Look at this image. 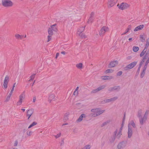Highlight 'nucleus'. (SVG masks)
<instances>
[{"label": "nucleus", "instance_id": "9", "mask_svg": "<svg viewBox=\"0 0 149 149\" xmlns=\"http://www.w3.org/2000/svg\"><path fill=\"white\" fill-rule=\"evenodd\" d=\"M97 110H98V109H92L91 111L93 112V113H91L90 114V116L93 117H96L98 116V115H96L97 114H98V112L96 111H97Z\"/></svg>", "mask_w": 149, "mask_h": 149}, {"label": "nucleus", "instance_id": "45", "mask_svg": "<svg viewBox=\"0 0 149 149\" xmlns=\"http://www.w3.org/2000/svg\"><path fill=\"white\" fill-rule=\"evenodd\" d=\"M32 133L33 132L31 131H27L26 132L27 135L29 136H30L32 134Z\"/></svg>", "mask_w": 149, "mask_h": 149}, {"label": "nucleus", "instance_id": "59", "mask_svg": "<svg viewBox=\"0 0 149 149\" xmlns=\"http://www.w3.org/2000/svg\"><path fill=\"white\" fill-rule=\"evenodd\" d=\"M17 143H18V141L17 140L15 141V143H14V146H17Z\"/></svg>", "mask_w": 149, "mask_h": 149}, {"label": "nucleus", "instance_id": "34", "mask_svg": "<svg viewBox=\"0 0 149 149\" xmlns=\"http://www.w3.org/2000/svg\"><path fill=\"white\" fill-rule=\"evenodd\" d=\"M105 85H102L97 88V90L98 91L101 90H102L105 87Z\"/></svg>", "mask_w": 149, "mask_h": 149}, {"label": "nucleus", "instance_id": "30", "mask_svg": "<svg viewBox=\"0 0 149 149\" xmlns=\"http://www.w3.org/2000/svg\"><path fill=\"white\" fill-rule=\"evenodd\" d=\"M98 109V110H97V111H96L97 112H98V114H97L96 115H99L100 114L103 113L105 111V110H100L99 109Z\"/></svg>", "mask_w": 149, "mask_h": 149}, {"label": "nucleus", "instance_id": "49", "mask_svg": "<svg viewBox=\"0 0 149 149\" xmlns=\"http://www.w3.org/2000/svg\"><path fill=\"white\" fill-rule=\"evenodd\" d=\"M8 83L5 82H3V86L5 88H7V84Z\"/></svg>", "mask_w": 149, "mask_h": 149}, {"label": "nucleus", "instance_id": "22", "mask_svg": "<svg viewBox=\"0 0 149 149\" xmlns=\"http://www.w3.org/2000/svg\"><path fill=\"white\" fill-rule=\"evenodd\" d=\"M15 36L16 39H22L23 37V36L20 35L18 34H15Z\"/></svg>", "mask_w": 149, "mask_h": 149}, {"label": "nucleus", "instance_id": "21", "mask_svg": "<svg viewBox=\"0 0 149 149\" xmlns=\"http://www.w3.org/2000/svg\"><path fill=\"white\" fill-rule=\"evenodd\" d=\"M52 29L54 31H57V28L56 24H54L51 26Z\"/></svg>", "mask_w": 149, "mask_h": 149}, {"label": "nucleus", "instance_id": "57", "mask_svg": "<svg viewBox=\"0 0 149 149\" xmlns=\"http://www.w3.org/2000/svg\"><path fill=\"white\" fill-rule=\"evenodd\" d=\"M125 113L124 114V117H123V121L122 122V125L123 124H124V122L125 121Z\"/></svg>", "mask_w": 149, "mask_h": 149}, {"label": "nucleus", "instance_id": "19", "mask_svg": "<svg viewBox=\"0 0 149 149\" xmlns=\"http://www.w3.org/2000/svg\"><path fill=\"white\" fill-rule=\"evenodd\" d=\"M54 94H51V95H49V102H51V101L53 100L54 99V101L55 100H54Z\"/></svg>", "mask_w": 149, "mask_h": 149}, {"label": "nucleus", "instance_id": "38", "mask_svg": "<svg viewBox=\"0 0 149 149\" xmlns=\"http://www.w3.org/2000/svg\"><path fill=\"white\" fill-rule=\"evenodd\" d=\"M91 146L90 145H87L85 146L81 149H89L90 148Z\"/></svg>", "mask_w": 149, "mask_h": 149}, {"label": "nucleus", "instance_id": "43", "mask_svg": "<svg viewBox=\"0 0 149 149\" xmlns=\"http://www.w3.org/2000/svg\"><path fill=\"white\" fill-rule=\"evenodd\" d=\"M145 71H144V70H142V72H141V78H143V77L144 76V75L145 74Z\"/></svg>", "mask_w": 149, "mask_h": 149}, {"label": "nucleus", "instance_id": "48", "mask_svg": "<svg viewBox=\"0 0 149 149\" xmlns=\"http://www.w3.org/2000/svg\"><path fill=\"white\" fill-rule=\"evenodd\" d=\"M149 56V54L146 53V54L145 55V56L143 57V59L144 60H145V59H147L148 58Z\"/></svg>", "mask_w": 149, "mask_h": 149}, {"label": "nucleus", "instance_id": "33", "mask_svg": "<svg viewBox=\"0 0 149 149\" xmlns=\"http://www.w3.org/2000/svg\"><path fill=\"white\" fill-rule=\"evenodd\" d=\"M37 123L34 122H33L28 127V128H30L33 127V126L36 125L37 124Z\"/></svg>", "mask_w": 149, "mask_h": 149}, {"label": "nucleus", "instance_id": "41", "mask_svg": "<svg viewBox=\"0 0 149 149\" xmlns=\"http://www.w3.org/2000/svg\"><path fill=\"white\" fill-rule=\"evenodd\" d=\"M48 32L49 35L52 36L53 35V32L52 29L51 28H49L48 29Z\"/></svg>", "mask_w": 149, "mask_h": 149}, {"label": "nucleus", "instance_id": "52", "mask_svg": "<svg viewBox=\"0 0 149 149\" xmlns=\"http://www.w3.org/2000/svg\"><path fill=\"white\" fill-rule=\"evenodd\" d=\"M123 72L122 71H120L118 72L117 74V76H120L122 74Z\"/></svg>", "mask_w": 149, "mask_h": 149}, {"label": "nucleus", "instance_id": "15", "mask_svg": "<svg viewBox=\"0 0 149 149\" xmlns=\"http://www.w3.org/2000/svg\"><path fill=\"white\" fill-rule=\"evenodd\" d=\"M144 26L143 25H140L138 26L135 29L134 31H136L138 30H141L143 28Z\"/></svg>", "mask_w": 149, "mask_h": 149}, {"label": "nucleus", "instance_id": "8", "mask_svg": "<svg viewBox=\"0 0 149 149\" xmlns=\"http://www.w3.org/2000/svg\"><path fill=\"white\" fill-rule=\"evenodd\" d=\"M120 89V87L119 86H117L109 88L108 89V91L109 92H111L115 90L118 91Z\"/></svg>", "mask_w": 149, "mask_h": 149}, {"label": "nucleus", "instance_id": "55", "mask_svg": "<svg viewBox=\"0 0 149 149\" xmlns=\"http://www.w3.org/2000/svg\"><path fill=\"white\" fill-rule=\"evenodd\" d=\"M145 61L143 59V60L141 62L140 64V66H141L142 64Z\"/></svg>", "mask_w": 149, "mask_h": 149}, {"label": "nucleus", "instance_id": "20", "mask_svg": "<svg viewBox=\"0 0 149 149\" xmlns=\"http://www.w3.org/2000/svg\"><path fill=\"white\" fill-rule=\"evenodd\" d=\"M112 78L113 77L111 76L109 77L107 76H104L102 77V79L104 80L111 79H112Z\"/></svg>", "mask_w": 149, "mask_h": 149}, {"label": "nucleus", "instance_id": "63", "mask_svg": "<svg viewBox=\"0 0 149 149\" xmlns=\"http://www.w3.org/2000/svg\"><path fill=\"white\" fill-rule=\"evenodd\" d=\"M59 53H57L56 54V58H57V57L59 56Z\"/></svg>", "mask_w": 149, "mask_h": 149}, {"label": "nucleus", "instance_id": "37", "mask_svg": "<svg viewBox=\"0 0 149 149\" xmlns=\"http://www.w3.org/2000/svg\"><path fill=\"white\" fill-rule=\"evenodd\" d=\"M148 111L147 110L146 112L145 113L144 115V116L143 117L144 118H146V119H147V117L148 116Z\"/></svg>", "mask_w": 149, "mask_h": 149}, {"label": "nucleus", "instance_id": "26", "mask_svg": "<svg viewBox=\"0 0 149 149\" xmlns=\"http://www.w3.org/2000/svg\"><path fill=\"white\" fill-rule=\"evenodd\" d=\"M131 29V25H130L128 26V28L126 29V30L125 31V32L124 33H123L122 34V35H124L126 33H127L129 30H130Z\"/></svg>", "mask_w": 149, "mask_h": 149}, {"label": "nucleus", "instance_id": "60", "mask_svg": "<svg viewBox=\"0 0 149 149\" xmlns=\"http://www.w3.org/2000/svg\"><path fill=\"white\" fill-rule=\"evenodd\" d=\"M14 89H13V88H12V89L9 94H10V95H11L13 93V91H14Z\"/></svg>", "mask_w": 149, "mask_h": 149}, {"label": "nucleus", "instance_id": "51", "mask_svg": "<svg viewBox=\"0 0 149 149\" xmlns=\"http://www.w3.org/2000/svg\"><path fill=\"white\" fill-rule=\"evenodd\" d=\"M98 92V91L97 88L96 89L94 90H93L92 91H91V93H97Z\"/></svg>", "mask_w": 149, "mask_h": 149}, {"label": "nucleus", "instance_id": "47", "mask_svg": "<svg viewBox=\"0 0 149 149\" xmlns=\"http://www.w3.org/2000/svg\"><path fill=\"white\" fill-rule=\"evenodd\" d=\"M82 38H87L86 36H85L84 33H81L80 35H79Z\"/></svg>", "mask_w": 149, "mask_h": 149}, {"label": "nucleus", "instance_id": "6", "mask_svg": "<svg viewBox=\"0 0 149 149\" xmlns=\"http://www.w3.org/2000/svg\"><path fill=\"white\" fill-rule=\"evenodd\" d=\"M126 143L124 141H122L119 143L117 146V148L118 149H123L126 146Z\"/></svg>", "mask_w": 149, "mask_h": 149}, {"label": "nucleus", "instance_id": "44", "mask_svg": "<svg viewBox=\"0 0 149 149\" xmlns=\"http://www.w3.org/2000/svg\"><path fill=\"white\" fill-rule=\"evenodd\" d=\"M11 95L9 94V95L7 96V97H6V99L5 101L6 102H7L8 101H9V100L10 99V97Z\"/></svg>", "mask_w": 149, "mask_h": 149}, {"label": "nucleus", "instance_id": "12", "mask_svg": "<svg viewBox=\"0 0 149 149\" xmlns=\"http://www.w3.org/2000/svg\"><path fill=\"white\" fill-rule=\"evenodd\" d=\"M118 132V130L116 129L115 131L114 132V135H113V136H112L111 137V138L109 139V141L111 143L113 142L115 140V139L116 138V134Z\"/></svg>", "mask_w": 149, "mask_h": 149}, {"label": "nucleus", "instance_id": "3", "mask_svg": "<svg viewBox=\"0 0 149 149\" xmlns=\"http://www.w3.org/2000/svg\"><path fill=\"white\" fill-rule=\"evenodd\" d=\"M109 29L108 27L104 26H103L101 29L99 34L100 36H103L105 32L109 31Z\"/></svg>", "mask_w": 149, "mask_h": 149}, {"label": "nucleus", "instance_id": "16", "mask_svg": "<svg viewBox=\"0 0 149 149\" xmlns=\"http://www.w3.org/2000/svg\"><path fill=\"white\" fill-rule=\"evenodd\" d=\"M85 27V26H84V27H81L79 28L77 31V34L79 35H80L81 33L84 30V28Z\"/></svg>", "mask_w": 149, "mask_h": 149}, {"label": "nucleus", "instance_id": "31", "mask_svg": "<svg viewBox=\"0 0 149 149\" xmlns=\"http://www.w3.org/2000/svg\"><path fill=\"white\" fill-rule=\"evenodd\" d=\"M146 48H145V49L143 50V51L141 52L140 54V56L141 57H142L143 56L144 54L145 53L146 50Z\"/></svg>", "mask_w": 149, "mask_h": 149}, {"label": "nucleus", "instance_id": "2", "mask_svg": "<svg viewBox=\"0 0 149 149\" xmlns=\"http://www.w3.org/2000/svg\"><path fill=\"white\" fill-rule=\"evenodd\" d=\"M25 97V95L24 93L23 92L19 96V100L17 102V105L19 106L21 105L22 102L23 101Z\"/></svg>", "mask_w": 149, "mask_h": 149}, {"label": "nucleus", "instance_id": "28", "mask_svg": "<svg viewBox=\"0 0 149 149\" xmlns=\"http://www.w3.org/2000/svg\"><path fill=\"white\" fill-rule=\"evenodd\" d=\"M140 36L141 41L143 42H144L146 38V36L144 35H140Z\"/></svg>", "mask_w": 149, "mask_h": 149}, {"label": "nucleus", "instance_id": "13", "mask_svg": "<svg viewBox=\"0 0 149 149\" xmlns=\"http://www.w3.org/2000/svg\"><path fill=\"white\" fill-rule=\"evenodd\" d=\"M118 64L117 61H116L111 62L109 65V68H112L114 67Z\"/></svg>", "mask_w": 149, "mask_h": 149}, {"label": "nucleus", "instance_id": "18", "mask_svg": "<svg viewBox=\"0 0 149 149\" xmlns=\"http://www.w3.org/2000/svg\"><path fill=\"white\" fill-rule=\"evenodd\" d=\"M33 112V109H29L27 112V115H31Z\"/></svg>", "mask_w": 149, "mask_h": 149}, {"label": "nucleus", "instance_id": "58", "mask_svg": "<svg viewBox=\"0 0 149 149\" xmlns=\"http://www.w3.org/2000/svg\"><path fill=\"white\" fill-rule=\"evenodd\" d=\"M78 92L77 91V92L76 91H75L73 93L74 95L77 96L78 95Z\"/></svg>", "mask_w": 149, "mask_h": 149}, {"label": "nucleus", "instance_id": "10", "mask_svg": "<svg viewBox=\"0 0 149 149\" xmlns=\"http://www.w3.org/2000/svg\"><path fill=\"white\" fill-rule=\"evenodd\" d=\"M118 98V97L117 96H116L110 99L105 100H104V101L105 103L109 102H113L117 100Z\"/></svg>", "mask_w": 149, "mask_h": 149}, {"label": "nucleus", "instance_id": "4", "mask_svg": "<svg viewBox=\"0 0 149 149\" xmlns=\"http://www.w3.org/2000/svg\"><path fill=\"white\" fill-rule=\"evenodd\" d=\"M118 0H109L108 2V7L109 8L114 6Z\"/></svg>", "mask_w": 149, "mask_h": 149}, {"label": "nucleus", "instance_id": "40", "mask_svg": "<svg viewBox=\"0 0 149 149\" xmlns=\"http://www.w3.org/2000/svg\"><path fill=\"white\" fill-rule=\"evenodd\" d=\"M35 75L36 74H34L32 75L30 77V79L29 80V81H30L31 80L33 79L35 77Z\"/></svg>", "mask_w": 149, "mask_h": 149}, {"label": "nucleus", "instance_id": "7", "mask_svg": "<svg viewBox=\"0 0 149 149\" xmlns=\"http://www.w3.org/2000/svg\"><path fill=\"white\" fill-rule=\"evenodd\" d=\"M2 4L5 6H11L12 5V2L8 0H2Z\"/></svg>", "mask_w": 149, "mask_h": 149}, {"label": "nucleus", "instance_id": "25", "mask_svg": "<svg viewBox=\"0 0 149 149\" xmlns=\"http://www.w3.org/2000/svg\"><path fill=\"white\" fill-rule=\"evenodd\" d=\"M83 64L81 63H79L78 64H77L76 65V66L79 69H81L82 68Z\"/></svg>", "mask_w": 149, "mask_h": 149}, {"label": "nucleus", "instance_id": "11", "mask_svg": "<svg viewBox=\"0 0 149 149\" xmlns=\"http://www.w3.org/2000/svg\"><path fill=\"white\" fill-rule=\"evenodd\" d=\"M130 124H128V134L129 138H131L132 134V130L131 127H130Z\"/></svg>", "mask_w": 149, "mask_h": 149}, {"label": "nucleus", "instance_id": "61", "mask_svg": "<svg viewBox=\"0 0 149 149\" xmlns=\"http://www.w3.org/2000/svg\"><path fill=\"white\" fill-rule=\"evenodd\" d=\"M94 15V13L93 12H92L90 15V17H92L93 18V17Z\"/></svg>", "mask_w": 149, "mask_h": 149}, {"label": "nucleus", "instance_id": "1", "mask_svg": "<svg viewBox=\"0 0 149 149\" xmlns=\"http://www.w3.org/2000/svg\"><path fill=\"white\" fill-rule=\"evenodd\" d=\"M117 6L120 9H125L129 8L130 5L126 3L123 2L120 6L118 4Z\"/></svg>", "mask_w": 149, "mask_h": 149}, {"label": "nucleus", "instance_id": "14", "mask_svg": "<svg viewBox=\"0 0 149 149\" xmlns=\"http://www.w3.org/2000/svg\"><path fill=\"white\" fill-rule=\"evenodd\" d=\"M139 118V120L140 124L141 125H143V124L144 123H145L146 121V120L147 119L146 118Z\"/></svg>", "mask_w": 149, "mask_h": 149}, {"label": "nucleus", "instance_id": "39", "mask_svg": "<svg viewBox=\"0 0 149 149\" xmlns=\"http://www.w3.org/2000/svg\"><path fill=\"white\" fill-rule=\"evenodd\" d=\"M139 49V48L138 47L134 46L133 47V49L134 52H137Z\"/></svg>", "mask_w": 149, "mask_h": 149}, {"label": "nucleus", "instance_id": "46", "mask_svg": "<svg viewBox=\"0 0 149 149\" xmlns=\"http://www.w3.org/2000/svg\"><path fill=\"white\" fill-rule=\"evenodd\" d=\"M113 70L112 69H108L106 70L107 73H109L110 72H113Z\"/></svg>", "mask_w": 149, "mask_h": 149}, {"label": "nucleus", "instance_id": "27", "mask_svg": "<svg viewBox=\"0 0 149 149\" xmlns=\"http://www.w3.org/2000/svg\"><path fill=\"white\" fill-rule=\"evenodd\" d=\"M69 114L68 113H66L65 114L64 118V121H66L68 120V116Z\"/></svg>", "mask_w": 149, "mask_h": 149}, {"label": "nucleus", "instance_id": "17", "mask_svg": "<svg viewBox=\"0 0 149 149\" xmlns=\"http://www.w3.org/2000/svg\"><path fill=\"white\" fill-rule=\"evenodd\" d=\"M85 116L86 115L85 114H82L77 119V121L79 122L81 121L83 119V118L85 117Z\"/></svg>", "mask_w": 149, "mask_h": 149}, {"label": "nucleus", "instance_id": "50", "mask_svg": "<svg viewBox=\"0 0 149 149\" xmlns=\"http://www.w3.org/2000/svg\"><path fill=\"white\" fill-rule=\"evenodd\" d=\"M61 135V134L60 132H59V133L57 134V135L55 136V137L57 139L60 137Z\"/></svg>", "mask_w": 149, "mask_h": 149}, {"label": "nucleus", "instance_id": "23", "mask_svg": "<svg viewBox=\"0 0 149 149\" xmlns=\"http://www.w3.org/2000/svg\"><path fill=\"white\" fill-rule=\"evenodd\" d=\"M109 123V120H107V121L103 123L101 125V127H103L104 126L107 125Z\"/></svg>", "mask_w": 149, "mask_h": 149}, {"label": "nucleus", "instance_id": "53", "mask_svg": "<svg viewBox=\"0 0 149 149\" xmlns=\"http://www.w3.org/2000/svg\"><path fill=\"white\" fill-rule=\"evenodd\" d=\"M147 65L146 64H145V65H144L143 68V70L146 71V68H147Z\"/></svg>", "mask_w": 149, "mask_h": 149}, {"label": "nucleus", "instance_id": "42", "mask_svg": "<svg viewBox=\"0 0 149 149\" xmlns=\"http://www.w3.org/2000/svg\"><path fill=\"white\" fill-rule=\"evenodd\" d=\"M149 45V38H148L147 40L146 43L145 48H147Z\"/></svg>", "mask_w": 149, "mask_h": 149}, {"label": "nucleus", "instance_id": "29", "mask_svg": "<svg viewBox=\"0 0 149 149\" xmlns=\"http://www.w3.org/2000/svg\"><path fill=\"white\" fill-rule=\"evenodd\" d=\"M130 124V126L131 125L133 127V128H136V126H135V124L133 120H131L130 122V123H129L128 124Z\"/></svg>", "mask_w": 149, "mask_h": 149}, {"label": "nucleus", "instance_id": "5", "mask_svg": "<svg viewBox=\"0 0 149 149\" xmlns=\"http://www.w3.org/2000/svg\"><path fill=\"white\" fill-rule=\"evenodd\" d=\"M137 63V62L136 61L133 62L125 67V70H126L131 69L134 67L136 65Z\"/></svg>", "mask_w": 149, "mask_h": 149}, {"label": "nucleus", "instance_id": "62", "mask_svg": "<svg viewBox=\"0 0 149 149\" xmlns=\"http://www.w3.org/2000/svg\"><path fill=\"white\" fill-rule=\"evenodd\" d=\"M36 100V97H34L33 98V102H35Z\"/></svg>", "mask_w": 149, "mask_h": 149}, {"label": "nucleus", "instance_id": "64", "mask_svg": "<svg viewBox=\"0 0 149 149\" xmlns=\"http://www.w3.org/2000/svg\"><path fill=\"white\" fill-rule=\"evenodd\" d=\"M65 51H63V52H61V53L62 54H63V55H65Z\"/></svg>", "mask_w": 149, "mask_h": 149}, {"label": "nucleus", "instance_id": "56", "mask_svg": "<svg viewBox=\"0 0 149 149\" xmlns=\"http://www.w3.org/2000/svg\"><path fill=\"white\" fill-rule=\"evenodd\" d=\"M149 63V57L148 58V59H147V61H146L145 64L148 65V63Z\"/></svg>", "mask_w": 149, "mask_h": 149}, {"label": "nucleus", "instance_id": "32", "mask_svg": "<svg viewBox=\"0 0 149 149\" xmlns=\"http://www.w3.org/2000/svg\"><path fill=\"white\" fill-rule=\"evenodd\" d=\"M9 81V77L7 75L6 76L4 80V82L8 83Z\"/></svg>", "mask_w": 149, "mask_h": 149}, {"label": "nucleus", "instance_id": "24", "mask_svg": "<svg viewBox=\"0 0 149 149\" xmlns=\"http://www.w3.org/2000/svg\"><path fill=\"white\" fill-rule=\"evenodd\" d=\"M142 113V110L141 109H139L138 111L137 116L139 118L141 117Z\"/></svg>", "mask_w": 149, "mask_h": 149}, {"label": "nucleus", "instance_id": "54", "mask_svg": "<svg viewBox=\"0 0 149 149\" xmlns=\"http://www.w3.org/2000/svg\"><path fill=\"white\" fill-rule=\"evenodd\" d=\"M51 36L49 35L48 36V40H47V42H49L51 40Z\"/></svg>", "mask_w": 149, "mask_h": 149}, {"label": "nucleus", "instance_id": "36", "mask_svg": "<svg viewBox=\"0 0 149 149\" xmlns=\"http://www.w3.org/2000/svg\"><path fill=\"white\" fill-rule=\"evenodd\" d=\"M93 18L92 17H90L88 20V24H91L93 22Z\"/></svg>", "mask_w": 149, "mask_h": 149}, {"label": "nucleus", "instance_id": "35", "mask_svg": "<svg viewBox=\"0 0 149 149\" xmlns=\"http://www.w3.org/2000/svg\"><path fill=\"white\" fill-rule=\"evenodd\" d=\"M122 132L120 131H118L117 135L116 136V138L118 139L120 137L121 135H122Z\"/></svg>", "mask_w": 149, "mask_h": 149}]
</instances>
